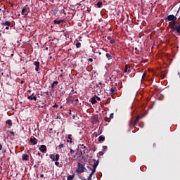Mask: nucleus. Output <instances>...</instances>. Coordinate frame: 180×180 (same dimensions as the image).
Listing matches in <instances>:
<instances>
[{
    "mask_svg": "<svg viewBox=\"0 0 180 180\" xmlns=\"http://www.w3.org/2000/svg\"><path fill=\"white\" fill-rule=\"evenodd\" d=\"M98 165H99L98 160H97L96 162H94V164L93 165V169L90 168V169H91V172L89 174V176H88L87 180H92V175H94V174H95Z\"/></svg>",
    "mask_w": 180,
    "mask_h": 180,
    "instance_id": "obj_1",
    "label": "nucleus"
},
{
    "mask_svg": "<svg viewBox=\"0 0 180 180\" xmlns=\"http://www.w3.org/2000/svg\"><path fill=\"white\" fill-rule=\"evenodd\" d=\"M140 119H141L140 115H137L134 122H133V117H131L129 123V127H134V126L139 123V120H140Z\"/></svg>",
    "mask_w": 180,
    "mask_h": 180,
    "instance_id": "obj_2",
    "label": "nucleus"
},
{
    "mask_svg": "<svg viewBox=\"0 0 180 180\" xmlns=\"http://www.w3.org/2000/svg\"><path fill=\"white\" fill-rule=\"evenodd\" d=\"M84 171H85V165L81 163H78V167L76 170V172L77 174H82V172H84Z\"/></svg>",
    "mask_w": 180,
    "mask_h": 180,
    "instance_id": "obj_3",
    "label": "nucleus"
},
{
    "mask_svg": "<svg viewBox=\"0 0 180 180\" xmlns=\"http://www.w3.org/2000/svg\"><path fill=\"white\" fill-rule=\"evenodd\" d=\"M165 22H176V16L174 15H169L165 18Z\"/></svg>",
    "mask_w": 180,
    "mask_h": 180,
    "instance_id": "obj_4",
    "label": "nucleus"
},
{
    "mask_svg": "<svg viewBox=\"0 0 180 180\" xmlns=\"http://www.w3.org/2000/svg\"><path fill=\"white\" fill-rule=\"evenodd\" d=\"M30 13V8L27 7V6H25L22 9L21 14L25 15V16H27Z\"/></svg>",
    "mask_w": 180,
    "mask_h": 180,
    "instance_id": "obj_5",
    "label": "nucleus"
},
{
    "mask_svg": "<svg viewBox=\"0 0 180 180\" xmlns=\"http://www.w3.org/2000/svg\"><path fill=\"white\" fill-rule=\"evenodd\" d=\"M49 158H51V160H52L53 162L54 161H58V160H60V155L59 154H51L49 155Z\"/></svg>",
    "mask_w": 180,
    "mask_h": 180,
    "instance_id": "obj_6",
    "label": "nucleus"
},
{
    "mask_svg": "<svg viewBox=\"0 0 180 180\" xmlns=\"http://www.w3.org/2000/svg\"><path fill=\"white\" fill-rule=\"evenodd\" d=\"M2 26H6L5 29L6 30H9V27H11V22L6 21V20H3L1 22Z\"/></svg>",
    "mask_w": 180,
    "mask_h": 180,
    "instance_id": "obj_7",
    "label": "nucleus"
},
{
    "mask_svg": "<svg viewBox=\"0 0 180 180\" xmlns=\"http://www.w3.org/2000/svg\"><path fill=\"white\" fill-rule=\"evenodd\" d=\"M119 72H120V70H114L112 72L111 78H112V79H116L117 78H119Z\"/></svg>",
    "mask_w": 180,
    "mask_h": 180,
    "instance_id": "obj_8",
    "label": "nucleus"
},
{
    "mask_svg": "<svg viewBox=\"0 0 180 180\" xmlns=\"http://www.w3.org/2000/svg\"><path fill=\"white\" fill-rule=\"evenodd\" d=\"M176 21H172L169 23V26L170 29H172V32H175L176 29V24L175 23Z\"/></svg>",
    "mask_w": 180,
    "mask_h": 180,
    "instance_id": "obj_9",
    "label": "nucleus"
},
{
    "mask_svg": "<svg viewBox=\"0 0 180 180\" xmlns=\"http://www.w3.org/2000/svg\"><path fill=\"white\" fill-rule=\"evenodd\" d=\"M39 150L41 152V153H46L47 151V146H46V145H41L39 148Z\"/></svg>",
    "mask_w": 180,
    "mask_h": 180,
    "instance_id": "obj_10",
    "label": "nucleus"
},
{
    "mask_svg": "<svg viewBox=\"0 0 180 180\" xmlns=\"http://www.w3.org/2000/svg\"><path fill=\"white\" fill-rule=\"evenodd\" d=\"M34 65H35V71L39 72V68H40V62L35 61Z\"/></svg>",
    "mask_w": 180,
    "mask_h": 180,
    "instance_id": "obj_11",
    "label": "nucleus"
},
{
    "mask_svg": "<svg viewBox=\"0 0 180 180\" xmlns=\"http://www.w3.org/2000/svg\"><path fill=\"white\" fill-rule=\"evenodd\" d=\"M30 143H32L34 146H36V144H37V139H36L35 137L33 138H30Z\"/></svg>",
    "mask_w": 180,
    "mask_h": 180,
    "instance_id": "obj_12",
    "label": "nucleus"
},
{
    "mask_svg": "<svg viewBox=\"0 0 180 180\" xmlns=\"http://www.w3.org/2000/svg\"><path fill=\"white\" fill-rule=\"evenodd\" d=\"M34 94H32L31 96L27 97V99H29L30 101H37V97H36V96H34Z\"/></svg>",
    "mask_w": 180,
    "mask_h": 180,
    "instance_id": "obj_13",
    "label": "nucleus"
},
{
    "mask_svg": "<svg viewBox=\"0 0 180 180\" xmlns=\"http://www.w3.org/2000/svg\"><path fill=\"white\" fill-rule=\"evenodd\" d=\"M64 22H65V20H53L54 25H60V23H64Z\"/></svg>",
    "mask_w": 180,
    "mask_h": 180,
    "instance_id": "obj_14",
    "label": "nucleus"
},
{
    "mask_svg": "<svg viewBox=\"0 0 180 180\" xmlns=\"http://www.w3.org/2000/svg\"><path fill=\"white\" fill-rule=\"evenodd\" d=\"M110 95H115V94H116V88H114V87L111 88L110 89Z\"/></svg>",
    "mask_w": 180,
    "mask_h": 180,
    "instance_id": "obj_15",
    "label": "nucleus"
},
{
    "mask_svg": "<svg viewBox=\"0 0 180 180\" xmlns=\"http://www.w3.org/2000/svg\"><path fill=\"white\" fill-rule=\"evenodd\" d=\"M124 72H130V65H125Z\"/></svg>",
    "mask_w": 180,
    "mask_h": 180,
    "instance_id": "obj_16",
    "label": "nucleus"
},
{
    "mask_svg": "<svg viewBox=\"0 0 180 180\" xmlns=\"http://www.w3.org/2000/svg\"><path fill=\"white\" fill-rule=\"evenodd\" d=\"M175 33H178L180 34V25H176V30H175Z\"/></svg>",
    "mask_w": 180,
    "mask_h": 180,
    "instance_id": "obj_17",
    "label": "nucleus"
},
{
    "mask_svg": "<svg viewBox=\"0 0 180 180\" xmlns=\"http://www.w3.org/2000/svg\"><path fill=\"white\" fill-rule=\"evenodd\" d=\"M105 57L108 58V60H112V53H105Z\"/></svg>",
    "mask_w": 180,
    "mask_h": 180,
    "instance_id": "obj_18",
    "label": "nucleus"
},
{
    "mask_svg": "<svg viewBox=\"0 0 180 180\" xmlns=\"http://www.w3.org/2000/svg\"><path fill=\"white\" fill-rule=\"evenodd\" d=\"M96 96H94L93 98H91V103H92V105H95V103H96Z\"/></svg>",
    "mask_w": 180,
    "mask_h": 180,
    "instance_id": "obj_19",
    "label": "nucleus"
},
{
    "mask_svg": "<svg viewBox=\"0 0 180 180\" xmlns=\"http://www.w3.org/2000/svg\"><path fill=\"white\" fill-rule=\"evenodd\" d=\"M28 160H29V156L27 155V154L22 155V161H27Z\"/></svg>",
    "mask_w": 180,
    "mask_h": 180,
    "instance_id": "obj_20",
    "label": "nucleus"
},
{
    "mask_svg": "<svg viewBox=\"0 0 180 180\" xmlns=\"http://www.w3.org/2000/svg\"><path fill=\"white\" fill-rule=\"evenodd\" d=\"M56 85H58V81H54L51 84V88H52V89H54V86H56Z\"/></svg>",
    "mask_w": 180,
    "mask_h": 180,
    "instance_id": "obj_21",
    "label": "nucleus"
},
{
    "mask_svg": "<svg viewBox=\"0 0 180 180\" xmlns=\"http://www.w3.org/2000/svg\"><path fill=\"white\" fill-rule=\"evenodd\" d=\"M74 178H75V175L72 174V175L68 176L67 179L68 180H73Z\"/></svg>",
    "mask_w": 180,
    "mask_h": 180,
    "instance_id": "obj_22",
    "label": "nucleus"
},
{
    "mask_svg": "<svg viewBox=\"0 0 180 180\" xmlns=\"http://www.w3.org/2000/svg\"><path fill=\"white\" fill-rule=\"evenodd\" d=\"M98 141L101 143L102 141H105V136H100L98 137Z\"/></svg>",
    "mask_w": 180,
    "mask_h": 180,
    "instance_id": "obj_23",
    "label": "nucleus"
},
{
    "mask_svg": "<svg viewBox=\"0 0 180 180\" xmlns=\"http://www.w3.org/2000/svg\"><path fill=\"white\" fill-rule=\"evenodd\" d=\"M71 137H72V135H71V134H69L68 135V139H69V140H68V143H72V138H71Z\"/></svg>",
    "mask_w": 180,
    "mask_h": 180,
    "instance_id": "obj_24",
    "label": "nucleus"
},
{
    "mask_svg": "<svg viewBox=\"0 0 180 180\" xmlns=\"http://www.w3.org/2000/svg\"><path fill=\"white\" fill-rule=\"evenodd\" d=\"M58 11L57 9H54V10H52L51 11V13L52 15H54V16H56V15H57Z\"/></svg>",
    "mask_w": 180,
    "mask_h": 180,
    "instance_id": "obj_25",
    "label": "nucleus"
},
{
    "mask_svg": "<svg viewBox=\"0 0 180 180\" xmlns=\"http://www.w3.org/2000/svg\"><path fill=\"white\" fill-rule=\"evenodd\" d=\"M6 123L8 125V126H12V120H8Z\"/></svg>",
    "mask_w": 180,
    "mask_h": 180,
    "instance_id": "obj_26",
    "label": "nucleus"
},
{
    "mask_svg": "<svg viewBox=\"0 0 180 180\" xmlns=\"http://www.w3.org/2000/svg\"><path fill=\"white\" fill-rule=\"evenodd\" d=\"M96 6H98V8H101L102 7V1H98L96 4Z\"/></svg>",
    "mask_w": 180,
    "mask_h": 180,
    "instance_id": "obj_27",
    "label": "nucleus"
},
{
    "mask_svg": "<svg viewBox=\"0 0 180 180\" xmlns=\"http://www.w3.org/2000/svg\"><path fill=\"white\" fill-rule=\"evenodd\" d=\"M76 47L77 49H79L81 47V43L77 41L76 43Z\"/></svg>",
    "mask_w": 180,
    "mask_h": 180,
    "instance_id": "obj_28",
    "label": "nucleus"
},
{
    "mask_svg": "<svg viewBox=\"0 0 180 180\" xmlns=\"http://www.w3.org/2000/svg\"><path fill=\"white\" fill-rule=\"evenodd\" d=\"M147 75L146 73H143V75H142V78H141V81H144V78H146V76Z\"/></svg>",
    "mask_w": 180,
    "mask_h": 180,
    "instance_id": "obj_29",
    "label": "nucleus"
},
{
    "mask_svg": "<svg viewBox=\"0 0 180 180\" xmlns=\"http://www.w3.org/2000/svg\"><path fill=\"white\" fill-rule=\"evenodd\" d=\"M44 94H46V95H47L49 97H50V96H51V95H53L51 93L49 94V91H46V92H44Z\"/></svg>",
    "mask_w": 180,
    "mask_h": 180,
    "instance_id": "obj_30",
    "label": "nucleus"
},
{
    "mask_svg": "<svg viewBox=\"0 0 180 180\" xmlns=\"http://www.w3.org/2000/svg\"><path fill=\"white\" fill-rule=\"evenodd\" d=\"M55 165H56V167H60V162L58 161H56Z\"/></svg>",
    "mask_w": 180,
    "mask_h": 180,
    "instance_id": "obj_31",
    "label": "nucleus"
},
{
    "mask_svg": "<svg viewBox=\"0 0 180 180\" xmlns=\"http://www.w3.org/2000/svg\"><path fill=\"white\" fill-rule=\"evenodd\" d=\"M103 151H106V150H108V146H103Z\"/></svg>",
    "mask_w": 180,
    "mask_h": 180,
    "instance_id": "obj_32",
    "label": "nucleus"
},
{
    "mask_svg": "<svg viewBox=\"0 0 180 180\" xmlns=\"http://www.w3.org/2000/svg\"><path fill=\"white\" fill-rule=\"evenodd\" d=\"M120 20H121V22H123L124 20V15H122Z\"/></svg>",
    "mask_w": 180,
    "mask_h": 180,
    "instance_id": "obj_33",
    "label": "nucleus"
},
{
    "mask_svg": "<svg viewBox=\"0 0 180 180\" xmlns=\"http://www.w3.org/2000/svg\"><path fill=\"white\" fill-rule=\"evenodd\" d=\"M37 155H39V157H41V158L42 159L43 158V155H41V153H37Z\"/></svg>",
    "mask_w": 180,
    "mask_h": 180,
    "instance_id": "obj_34",
    "label": "nucleus"
},
{
    "mask_svg": "<svg viewBox=\"0 0 180 180\" xmlns=\"http://www.w3.org/2000/svg\"><path fill=\"white\" fill-rule=\"evenodd\" d=\"M59 148L61 149L63 148V147H64V144L63 143H60L59 146H58Z\"/></svg>",
    "mask_w": 180,
    "mask_h": 180,
    "instance_id": "obj_35",
    "label": "nucleus"
},
{
    "mask_svg": "<svg viewBox=\"0 0 180 180\" xmlns=\"http://www.w3.org/2000/svg\"><path fill=\"white\" fill-rule=\"evenodd\" d=\"M110 44H114V43H115V39H111V40L110 41Z\"/></svg>",
    "mask_w": 180,
    "mask_h": 180,
    "instance_id": "obj_36",
    "label": "nucleus"
},
{
    "mask_svg": "<svg viewBox=\"0 0 180 180\" xmlns=\"http://www.w3.org/2000/svg\"><path fill=\"white\" fill-rule=\"evenodd\" d=\"M79 179H81V180H86V179H85V177H84V176H79Z\"/></svg>",
    "mask_w": 180,
    "mask_h": 180,
    "instance_id": "obj_37",
    "label": "nucleus"
},
{
    "mask_svg": "<svg viewBox=\"0 0 180 180\" xmlns=\"http://www.w3.org/2000/svg\"><path fill=\"white\" fill-rule=\"evenodd\" d=\"M96 96V99H97V101H101V98L97 96Z\"/></svg>",
    "mask_w": 180,
    "mask_h": 180,
    "instance_id": "obj_38",
    "label": "nucleus"
},
{
    "mask_svg": "<svg viewBox=\"0 0 180 180\" xmlns=\"http://www.w3.org/2000/svg\"><path fill=\"white\" fill-rule=\"evenodd\" d=\"M110 119H113V113H111L109 117Z\"/></svg>",
    "mask_w": 180,
    "mask_h": 180,
    "instance_id": "obj_39",
    "label": "nucleus"
},
{
    "mask_svg": "<svg viewBox=\"0 0 180 180\" xmlns=\"http://www.w3.org/2000/svg\"><path fill=\"white\" fill-rule=\"evenodd\" d=\"M78 102H79V100H78V98L75 100V105H77Z\"/></svg>",
    "mask_w": 180,
    "mask_h": 180,
    "instance_id": "obj_40",
    "label": "nucleus"
},
{
    "mask_svg": "<svg viewBox=\"0 0 180 180\" xmlns=\"http://www.w3.org/2000/svg\"><path fill=\"white\" fill-rule=\"evenodd\" d=\"M9 133L11 134H12V136H15V132L12 131H10Z\"/></svg>",
    "mask_w": 180,
    "mask_h": 180,
    "instance_id": "obj_41",
    "label": "nucleus"
},
{
    "mask_svg": "<svg viewBox=\"0 0 180 180\" xmlns=\"http://www.w3.org/2000/svg\"><path fill=\"white\" fill-rule=\"evenodd\" d=\"M53 108H58V105H57V103H55L53 106Z\"/></svg>",
    "mask_w": 180,
    "mask_h": 180,
    "instance_id": "obj_42",
    "label": "nucleus"
},
{
    "mask_svg": "<svg viewBox=\"0 0 180 180\" xmlns=\"http://www.w3.org/2000/svg\"><path fill=\"white\" fill-rule=\"evenodd\" d=\"M98 154H99V155H103V152H102V151H100L99 153H98Z\"/></svg>",
    "mask_w": 180,
    "mask_h": 180,
    "instance_id": "obj_43",
    "label": "nucleus"
},
{
    "mask_svg": "<svg viewBox=\"0 0 180 180\" xmlns=\"http://www.w3.org/2000/svg\"><path fill=\"white\" fill-rule=\"evenodd\" d=\"M75 151L72 149H70V154H74Z\"/></svg>",
    "mask_w": 180,
    "mask_h": 180,
    "instance_id": "obj_44",
    "label": "nucleus"
},
{
    "mask_svg": "<svg viewBox=\"0 0 180 180\" xmlns=\"http://www.w3.org/2000/svg\"><path fill=\"white\" fill-rule=\"evenodd\" d=\"M107 39H108V40H112V37L108 36V37H107Z\"/></svg>",
    "mask_w": 180,
    "mask_h": 180,
    "instance_id": "obj_45",
    "label": "nucleus"
},
{
    "mask_svg": "<svg viewBox=\"0 0 180 180\" xmlns=\"http://www.w3.org/2000/svg\"><path fill=\"white\" fill-rule=\"evenodd\" d=\"M117 16H120V11H117Z\"/></svg>",
    "mask_w": 180,
    "mask_h": 180,
    "instance_id": "obj_46",
    "label": "nucleus"
},
{
    "mask_svg": "<svg viewBox=\"0 0 180 180\" xmlns=\"http://www.w3.org/2000/svg\"><path fill=\"white\" fill-rule=\"evenodd\" d=\"M82 148H86V146H85V145L82 144Z\"/></svg>",
    "mask_w": 180,
    "mask_h": 180,
    "instance_id": "obj_47",
    "label": "nucleus"
},
{
    "mask_svg": "<svg viewBox=\"0 0 180 180\" xmlns=\"http://www.w3.org/2000/svg\"><path fill=\"white\" fill-rule=\"evenodd\" d=\"M40 178H44V174H40Z\"/></svg>",
    "mask_w": 180,
    "mask_h": 180,
    "instance_id": "obj_48",
    "label": "nucleus"
},
{
    "mask_svg": "<svg viewBox=\"0 0 180 180\" xmlns=\"http://www.w3.org/2000/svg\"><path fill=\"white\" fill-rule=\"evenodd\" d=\"M89 61H90V63H92V61H94V59H92V58H89Z\"/></svg>",
    "mask_w": 180,
    "mask_h": 180,
    "instance_id": "obj_49",
    "label": "nucleus"
},
{
    "mask_svg": "<svg viewBox=\"0 0 180 180\" xmlns=\"http://www.w3.org/2000/svg\"><path fill=\"white\" fill-rule=\"evenodd\" d=\"M2 150V144L0 143V150Z\"/></svg>",
    "mask_w": 180,
    "mask_h": 180,
    "instance_id": "obj_50",
    "label": "nucleus"
},
{
    "mask_svg": "<svg viewBox=\"0 0 180 180\" xmlns=\"http://www.w3.org/2000/svg\"><path fill=\"white\" fill-rule=\"evenodd\" d=\"M98 85H102V82H100L98 83Z\"/></svg>",
    "mask_w": 180,
    "mask_h": 180,
    "instance_id": "obj_51",
    "label": "nucleus"
},
{
    "mask_svg": "<svg viewBox=\"0 0 180 180\" xmlns=\"http://www.w3.org/2000/svg\"><path fill=\"white\" fill-rule=\"evenodd\" d=\"M53 58V56H50L49 59L51 60Z\"/></svg>",
    "mask_w": 180,
    "mask_h": 180,
    "instance_id": "obj_52",
    "label": "nucleus"
},
{
    "mask_svg": "<svg viewBox=\"0 0 180 180\" xmlns=\"http://www.w3.org/2000/svg\"><path fill=\"white\" fill-rule=\"evenodd\" d=\"M96 88H101L99 87V84H97Z\"/></svg>",
    "mask_w": 180,
    "mask_h": 180,
    "instance_id": "obj_53",
    "label": "nucleus"
},
{
    "mask_svg": "<svg viewBox=\"0 0 180 180\" xmlns=\"http://www.w3.org/2000/svg\"><path fill=\"white\" fill-rule=\"evenodd\" d=\"M134 49H135L136 51L139 50V49H138L137 47H136Z\"/></svg>",
    "mask_w": 180,
    "mask_h": 180,
    "instance_id": "obj_54",
    "label": "nucleus"
},
{
    "mask_svg": "<svg viewBox=\"0 0 180 180\" xmlns=\"http://www.w3.org/2000/svg\"><path fill=\"white\" fill-rule=\"evenodd\" d=\"M59 77H63V74H60V75H59Z\"/></svg>",
    "mask_w": 180,
    "mask_h": 180,
    "instance_id": "obj_55",
    "label": "nucleus"
},
{
    "mask_svg": "<svg viewBox=\"0 0 180 180\" xmlns=\"http://www.w3.org/2000/svg\"><path fill=\"white\" fill-rule=\"evenodd\" d=\"M98 54H99V56H101V54H102V53H101V52H99Z\"/></svg>",
    "mask_w": 180,
    "mask_h": 180,
    "instance_id": "obj_56",
    "label": "nucleus"
},
{
    "mask_svg": "<svg viewBox=\"0 0 180 180\" xmlns=\"http://www.w3.org/2000/svg\"><path fill=\"white\" fill-rule=\"evenodd\" d=\"M11 6H13V4H11Z\"/></svg>",
    "mask_w": 180,
    "mask_h": 180,
    "instance_id": "obj_57",
    "label": "nucleus"
},
{
    "mask_svg": "<svg viewBox=\"0 0 180 180\" xmlns=\"http://www.w3.org/2000/svg\"><path fill=\"white\" fill-rule=\"evenodd\" d=\"M93 161H96V160L94 159V160H93Z\"/></svg>",
    "mask_w": 180,
    "mask_h": 180,
    "instance_id": "obj_58",
    "label": "nucleus"
},
{
    "mask_svg": "<svg viewBox=\"0 0 180 180\" xmlns=\"http://www.w3.org/2000/svg\"><path fill=\"white\" fill-rule=\"evenodd\" d=\"M164 77H165V75H163V78H164Z\"/></svg>",
    "mask_w": 180,
    "mask_h": 180,
    "instance_id": "obj_59",
    "label": "nucleus"
},
{
    "mask_svg": "<svg viewBox=\"0 0 180 180\" xmlns=\"http://www.w3.org/2000/svg\"><path fill=\"white\" fill-rule=\"evenodd\" d=\"M80 154L82 155V152H81Z\"/></svg>",
    "mask_w": 180,
    "mask_h": 180,
    "instance_id": "obj_60",
    "label": "nucleus"
},
{
    "mask_svg": "<svg viewBox=\"0 0 180 180\" xmlns=\"http://www.w3.org/2000/svg\"><path fill=\"white\" fill-rule=\"evenodd\" d=\"M39 162V164H40V161L39 162Z\"/></svg>",
    "mask_w": 180,
    "mask_h": 180,
    "instance_id": "obj_61",
    "label": "nucleus"
},
{
    "mask_svg": "<svg viewBox=\"0 0 180 180\" xmlns=\"http://www.w3.org/2000/svg\"><path fill=\"white\" fill-rule=\"evenodd\" d=\"M87 168H90L89 167H87Z\"/></svg>",
    "mask_w": 180,
    "mask_h": 180,
    "instance_id": "obj_62",
    "label": "nucleus"
},
{
    "mask_svg": "<svg viewBox=\"0 0 180 180\" xmlns=\"http://www.w3.org/2000/svg\"><path fill=\"white\" fill-rule=\"evenodd\" d=\"M11 56H13V54H11Z\"/></svg>",
    "mask_w": 180,
    "mask_h": 180,
    "instance_id": "obj_63",
    "label": "nucleus"
},
{
    "mask_svg": "<svg viewBox=\"0 0 180 180\" xmlns=\"http://www.w3.org/2000/svg\"><path fill=\"white\" fill-rule=\"evenodd\" d=\"M60 71H63V70H60Z\"/></svg>",
    "mask_w": 180,
    "mask_h": 180,
    "instance_id": "obj_64",
    "label": "nucleus"
}]
</instances>
